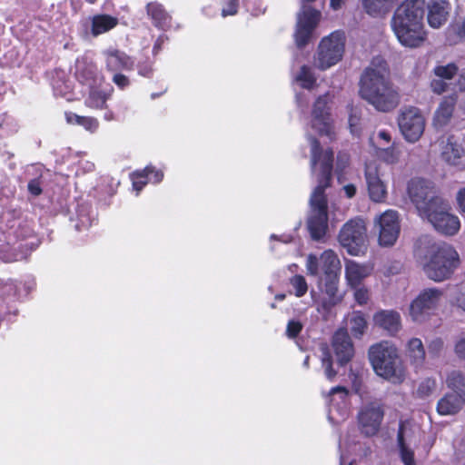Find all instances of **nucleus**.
Wrapping results in <instances>:
<instances>
[{
    "mask_svg": "<svg viewBox=\"0 0 465 465\" xmlns=\"http://www.w3.org/2000/svg\"><path fill=\"white\" fill-rule=\"evenodd\" d=\"M147 14L151 17L154 26L165 30L171 26V16L157 2L149 3L146 6Z\"/></svg>",
    "mask_w": 465,
    "mask_h": 465,
    "instance_id": "cd10ccee",
    "label": "nucleus"
},
{
    "mask_svg": "<svg viewBox=\"0 0 465 465\" xmlns=\"http://www.w3.org/2000/svg\"><path fill=\"white\" fill-rule=\"evenodd\" d=\"M359 85L361 97L379 112H391L400 104L399 90L391 82L388 64L382 57L372 59L361 74Z\"/></svg>",
    "mask_w": 465,
    "mask_h": 465,
    "instance_id": "f03ea898",
    "label": "nucleus"
},
{
    "mask_svg": "<svg viewBox=\"0 0 465 465\" xmlns=\"http://www.w3.org/2000/svg\"><path fill=\"white\" fill-rule=\"evenodd\" d=\"M238 0H225L224 6L222 9V15H233L237 13Z\"/></svg>",
    "mask_w": 465,
    "mask_h": 465,
    "instance_id": "de8ad7c7",
    "label": "nucleus"
},
{
    "mask_svg": "<svg viewBox=\"0 0 465 465\" xmlns=\"http://www.w3.org/2000/svg\"><path fill=\"white\" fill-rule=\"evenodd\" d=\"M339 242L351 255L363 252L367 245V229L362 219L348 221L341 229Z\"/></svg>",
    "mask_w": 465,
    "mask_h": 465,
    "instance_id": "9d476101",
    "label": "nucleus"
},
{
    "mask_svg": "<svg viewBox=\"0 0 465 465\" xmlns=\"http://www.w3.org/2000/svg\"><path fill=\"white\" fill-rule=\"evenodd\" d=\"M118 25V19L109 15H96L92 18V35L97 36L104 34Z\"/></svg>",
    "mask_w": 465,
    "mask_h": 465,
    "instance_id": "7c9ffc66",
    "label": "nucleus"
},
{
    "mask_svg": "<svg viewBox=\"0 0 465 465\" xmlns=\"http://www.w3.org/2000/svg\"><path fill=\"white\" fill-rule=\"evenodd\" d=\"M463 148L458 143L454 136H449L445 144L442 146V159L451 165H457L463 156Z\"/></svg>",
    "mask_w": 465,
    "mask_h": 465,
    "instance_id": "c85d7f7f",
    "label": "nucleus"
},
{
    "mask_svg": "<svg viewBox=\"0 0 465 465\" xmlns=\"http://www.w3.org/2000/svg\"><path fill=\"white\" fill-rule=\"evenodd\" d=\"M112 80L114 84L120 89H124L130 85L129 78L120 72L114 73Z\"/></svg>",
    "mask_w": 465,
    "mask_h": 465,
    "instance_id": "09e8293b",
    "label": "nucleus"
},
{
    "mask_svg": "<svg viewBox=\"0 0 465 465\" xmlns=\"http://www.w3.org/2000/svg\"><path fill=\"white\" fill-rule=\"evenodd\" d=\"M457 33H458V35L460 38L465 39V18L461 22L460 25L458 27V32Z\"/></svg>",
    "mask_w": 465,
    "mask_h": 465,
    "instance_id": "e2e57ef3",
    "label": "nucleus"
},
{
    "mask_svg": "<svg viewBox=\"0 0 465 465\" xmlns=\"http://www.w3.org/2000/svg\"><path fill=\"white\" fill-rule=\"evenodd\" d=\"M414 254L426 276L434 282L449 279L460 263L459 254L451 245L436 243L429 237L418 241Z\"/></svg>",
    "mask_w": 465,
    "mask_h": 465,
    "instance_id": "7ed1b4c3",
    "label": "nucleus"
},
{
    "mask_svg": "<svg viewBox=\"0 0 465 465\" xmlns=\"http://www.w3.org/2000/svg\"><path fill=\"white\" fill-rule=\"evenodd\" d=\"M307 273L317 276L322 272L325 276L341 272V262L332 250H325L320 256L310 253L306 259Z\"/></svg>",
    "mask_w": 465,
    "mask_h": 465,
    "instance_id": "2eb2a0df",
    "label": "nucleus"
},
{
    "mask_svg": "<svg viewBox=\"0 0 465 465\" xmlns=\"http://www.w3.org/2000/svg\"><path fill=\"white\" fill-rule=\"evenodd\" d=\"M373 322L391 335L397 333L401 327V315L395 311H380L374 314Z\"/></svg>",
    "mask_w": 465,
    "mask_h": 465,
    "instance_id": "b1692460",
    "label": "nucleus"
},
{
    "mask_svg": "<svg viewBox=\"0 0 465 465\" xmlns=\"http://www.w3.org/2000/svg\"><path fill=\"white\" fill-rule=\"evenodd\" d=\"M167 39V37L164 35H161L155 41L154 45H153V54L154 55H156L161 48H162V45L164 43V41Z\"/></svg>",
    "mask_w": 465,
    "mask_h": 465,
    "instance_id": "4d7b16f0",
    "label": "nucleus"
},
{
    "mask_svg": "<svg viewBox=\"0 0 465 465\" xmlns=\"http://www.w3.org/2000/svg\"><path fill=\"white\" fill-rule=\"evenodd\" d=\"M406 354L415 368H421L425 361L426 352L423 343L419 338H411L407 342Z\"/></svg>",
    "mask_w": 465,
    "mask_h": 465,
    "instance_id": "c756f323",
    "label": "nucleus"
},
{
    "mask_svg": "<svg viewBox=\"0 0 465 465\" xmlns=\"http://www.w3.org/2000/svg\"><path fill=\"white\" fill-rule=\"evenodd\" d=\"M330 409L328 418L332 423L344 420L349 415L348 391L343 386L332 388L330 392Z\"/></svg>",
    "mask_w": 465,
    "mask_h": 465,
    "instance_id": "a211bd4d",
    "label": "nucleus"
},
{
    "mask_svg": "<svg viewBox=\"0 0 465 465\" xmlns=\"http://www.w3.org/2000/svg\"><path fill=\"white\" fill-rule=\"evenodd\" d=\"M349 164V157L347 154H339L337 156V172L341 173Z\"/></svg>",
    "mask_w": 465,
    "mask_h": 465,
    "instance_id": "5fc2aeb1",
    "label": "nucleus"
},
{
    "mask_svg": "<svg viewBox=\"0 0 465 465\" xmlns=\"http://www.w3.org/2000/svg\"><path fill=\"white\" fill-rule=\"evenodd\" d=\"M75 74L78 80L89 88L99 87L104 80L97 67L84 60H77Z\"/></svg>",
    "mask_w": 465,
    "mask_h": 465,
    "instance_id": "412c9836",
    "label": "nucleus"
},
{
    "mask_svg": "<svg viewBox=\"0 0 465 465\" xmlns=\"http://www.w3.org/2000/svg\"><path fill=\"white\" fill-rule=\"evenodd\" d=\"M346 45L345 33L337 30L324 36L314 54V65L320 70H327L341 61Z\"/></svg>",
    "mask_w": 465,
    "mask_h": 465,
    "instance_id": "423d86ee",
    "label": "nucleus"
},
{
    "mask_svg": "<svg viewBox=\"0 0 465 465\" xmlns=\"http://www.w3.org/2000/svg\"><path fill=\"white\" fill-rule=\"evenodd\" d=\"M302 330V324L296 320H291L287 323L286 335L290 339L296 338Z\"/></svg>",
    "mask_w": 465,
    "mask_h": 465,
    "instance_id": "a18cd8bd",
    "label": "nucleus"
},
{
    "mask_svg": "<svg viewBox=\"0 0 465 465\" xmlns=\"http://www.w3.org/2000/svg\"><path fill=\"white\" fill-rule=\"evenodd\" d=\"M425 8V0H405L397 7L391 27L402 45L417 47L424 41Z\"/></svg>",
    "mask_w": 465,
    "mask_h": 465,
    "instance_id": "20e7f679",
    "label": "nucleus"
},
{
    "mask_svg": "<svg viewBox=\"0 0 465 465\" xmlns=\"http://www.w3.org/2000/svg\"><path fill=\"white\" fill-rule=\"evenodd\" d=\"M103 117L106 122L114 121L116 119L115 114L111 110H106Z\"/></svg>",
    "mask_w": 465,
    "mask_h": 465,
    "instance_id": "680f3d73",
    "label": "nucleus"
},
{
    "mask_svg": "<svg viewBox=\"0 0 465 465\" xmlns=\"http://www.w3.org/2000/svg\"><path fill=\"white\" fill-rule=\"evenodd\" d=\"M369 359L377 375L393 383L404 381V370L397 364V349L390 342L381 341L372 345L369 350Z\"/></svg>",
    "mask_w": 465,
    "mask_h": 465,
    "instance_id": "39448f33",
    "label": "nucleus"
},
{
    "mask_svg": "<svg viewBox=\"0 0 465 465\" xmlns=\"http://www.w3.org/2000/svg\"><path fill=\"white\" fill-rule=\"evenodd\" d=\"M105 68L112 73L121 71H132L134 67V60L124 51L110 47L103 51Z\"/></svg>",
    "mask_w": 465,
    "mask_h": 465,
    "instance_id": "aec40b11",
    "label": "nucleus"
},
{
    "mask_svg": "<svg viewBox=\"0 0 465 465\" xmlns=\"http://www.w3.org/2000/svg\"><path fill=\"white\" fill-rule=\"evenodd\" d=\"M454 352L458 358L465 360V331L457 336L454 343Z\"/></svg>",
    "mask_w": 465,
    "mask_h": 465,
    "instance_id": "c03bdc74",
    "label": "nucleus"
},
{
    "mask_svg": "<svg viewBox=\"0 0 465 465\" xmlns=\"http://www.w3.org/2000/svg\"><path fill=\"white\" fill-rule=\"evenodd\" d=\"M345 194L348 198H352L356 193V187L353 184H347L343 187Z\"/></svg>",
    "mask_w": 465,
    "mask_h": 465,
    "instance_id": "052dcab7",
    "label": "nucleus"
},
{
    "mask_svg": "<svg viewBox=\"0 0 465 465\" xmlns=\"http://www.w3.org/2000/svg\"><path fill=\"white\" fill-rule=\"evenodd\" d=\"M307 136L311 145V173L317 182L310 198L311 210L307 228L311 237L319 241L325 236L328 229V206L324 191L331 181L333 151L330 148L322 149L315 138L310 134Z\"/></svg>",
    "mask_w": 465,
    "mask_h": 465,
    "instance_id": "f257e3e1",
    "label": "nucleus"
},
{
    "mask_svg": "<svg viewBox=\"0 0 465 465\" xmlns=\"http://www.w3.org/2000/svg\"><path fill=\"white\" fill-rule=\"evenodd\" d=\"M264 11H265V8H261V7L259 6V7H257L256 9H253V10H252V14H253L254 15H259L260 14H263V13H264Z\"/></svg>",
    "mask_w": 465,
    "mask_h": 465,
    "instance_id": "774afa93",
    "label": "nucleus"
},
{
    "mask_svg": "<svg viewBox=\"0 0 465 465\" xmlns=\"http://www.w3.org/2000/svg\"><path fill=\"white\" fill-rule=\"evenodd\" d=\"M65 119L68 124L80 125L90 133H95L99 127L98 120L91 116H81L70 112L65 113Z\"/></svg>",
    "mask_w": 465,
    "mask_h": 465,
    "instance_id": "72a5a7b5",
    "label": "nucleus"
},
{
    "mask_svg": "<svg viewBox=\"0 0 465 465\" xmlns=\"http://www.w3.org/2000/svg\"><path fill=\"white\" fill-rule=\"evenodd\" d=\"M28 191L34 196H38L42 193V187L39 179H33L28 183Z\"/></svg>",
    "mask_w": 465,
    "mask_h": 465,
    "instance_id": "603ef678",
    "label": "nucleus"
},
{
    "mask_svg": "<svg viewBox=\"0 0 465 465\" xmlns=\"http://www.w3.org/2000/svg\"><path fill=\"white\" fill-rule=\"evenodd\" d=\"M436 389V381L433 378L422 380L417 389L419 397L425 398L430 396Z\"/></svg>",
    "mask_w": 465,
    "mask_h": 465,
    "instance_id": "a19ab883",
    "label": "nucleus"
},
{
    "mask_svg": "<svg viewBox=\"0 0 465 465\" xmlns=\"http://www.w3.org/2000/svg\"><path fill=\"white\" fill-rule=\"evenodd\" d=\"M379 243L381 246H391L400 233L398 213L395 211L384 212L378 220Z\"/></svg>",
    "mask_w": 465,
    "mask_h": 465,
    "instance_id": "dca6fc26",
    "label": "nucleus"
},
{
    "mask_svg": "<svg viewBox=\"0 0 465 465\" xmlns=\"http://www.w3.org/2000/svg\"><path fill=\"white\" fill-rule=\"evenodd\" d=\"M377 155L381 161L389 164L397 163L400 160V151L393 144L387 148L379 149Z\"/></svg>",
    "mask_w": 465,
    "mask_h": 465,
    "instance_id": "4c0bfd02",
    "label": "nucleus"
},
{
    "mask_svg": "<svg viewBox=\"0 0 465 465\" xmlns=\"http://www.w3.org/2000/svg\"><path fill=\"white\" fill-rule=\"evenodd\" d=\"M331 346L341 366L347 364L354 355L352 341L345 329H339L333 334Z\"/></svg>",
    "mask_w": 465,
    "mask_h": 465,
    "instance_id": "6ab92c4d",
    "label": "nucleus"
},
{
    "mask_svg": "<svg viewBox=\"0 0 465 465\" xmlns=\"http://www.w3.org/2000/svg\"><path fill=\"white\" fill-rule=\"evenodd\" d=\"M408 193L420 217L432 206L436 200L442 198L437 193L431 182L421 178H414L409 182Z\"/></svg>",
    "mask_w": 465,
    "mask_h": 465,
    "instance_id": "9b49d317",
    "label": "nucleus"
},
{
    "mask_svg": "<svg viewBox=\"0 0 465 465\" xmlns=\"http://www.w3.org/2000/svg\"><path fill=\"white\" fill-rule=\"evenodd\" d=\"M428 23L433 28L440 27L447 21L450 4L446 0H430L428 5Z\"/></svg>",
    "mask_w": 465,
    "mask_h": 465,
    "instance_id": "4be33fe9",
    "label": "nucleus"
},
{
    "mask_svg": "<svg viewBox=\"0 0 465 465\" xmlns=\"http://www.w3.org/2000/svg\"><path fill=\"white\" fill-rule=\"evenodd\" d=\"M290 283L297 297H302L308 291V284L302 275H294L291 278Z\"/></svg>",
    "mask_w": 465,
    "mask_h": 465,
    "instance_id": "ea45409f",
    "label": "nucleus"
},
{
    "mask_svg": "<svg viewBox=\"0 0 465 465\" xmlns=\"http://www.w3.org/2000/svg\"><path fill=\"white\" fill-rule=\"evenodd\" d=\"M435 76L444 79L450 80L457 73V67L453 64H449L446 65H438L434 69Z\"/></svg>",
    "mask_w": 465,
    "mask_h": 465,
    "instance_id": "79ce46f5",
    "label": "nucleus"
},
{
    "mask_svg": "<svg viewBox=\"0 0 465 465\" xmlns=\"http://www.w3.org/2000/svg\"><path fill=\"white\" fill-rule=\"evenodd\" d=\"M330 101L329 93L320 95L316 99L312 111L311 128L320 136H327L330 140H332L335 134L328 106Z\"/></svg>",
    "mask_w": 465,
    "mask_h": 465,
    "instance_id": "ddd939ff",
    "label": "nucleus"
},
{
    "mask_svg": "<svg viewBox=\"0 0 465 465\" xmlns=\"http://www.w3.org/2000/svg\"><path fill=\"white\" fill-rule=\"evenodd\" d=\"M316 76L312 67L302 65L295 76V81L304 89L311 90L316 84Z\"/></svg>",
    "mask_w": 465,
    "mask_h": 465,
    "instance_id": "e433bc0d",
    "label": "nucleus"
},
{
    "mask_svg": "<svg viewBox=\"0 0 465 465\" xmlns=\"http://www.w3.org/2000/svg\"><path fill=\"white\" fill-rule=\"evenodd\" d=\"M339 275L340 272H336L324 277V293L328 298L322 302V306L326 310H330L342 300V295L338 292Z\"/></svg>",
    "mask_w": 465,
    "mask_h": 465,
    "instance_id": "393cba45",
    "label": "nucleus"
},
{
    "mask_svg": "<svg viewBox=\"0 0 465 465\" xmlns=\"http://www.w3.org/2000/svg\"><path fill=\"white\" fill-rule=\"evenodd\" d=\"M455 94L445 96L435 112L433 123L436 127L444 126L450 119L456 104Z\"/></svg>",
    "mask_w": 465,
    "mask_h": 465,
    "instance_id": "bb28decb",
    "label": "nucleus"
},
{
    "mask_svg": "<svg viewBox=\"0 0 465 465\" xmlns=\"http://www.w3.org/2000/svg\"><path fill=\"white\" fill-rule=\"evenodd\" d=\"M138 74L144 77H149L152 74V65L150 63H139L137 65Z\"/></svg>",
    "mask_w": 465,
    "mask_h": 465,
    "instance_id": "864d4df0",
    "label": "nucleus"
},
{
    "mask_svg": "<svg viewBox=\"0 0 465 465\" xmlns=\"http://www.w3.org/2000/svg\"><path fill=\"white\" fill-rule=\"evenodd\" d=\"M163 178V173L161 170H155L154 167L148 165L142 171L134 172L131 174L134 190L139 193L148 183H159Z\"/></svg>",
    "mask_w": 465,
    "mask_h": 465,
    "instance_id": "5701e85b",
    "label": "nucleus"
},
{
    "mask_svg": "<svg viewBox=\"0 0 465 465\" xmlns=\"http://www.w3.org/2000/svg\"><path fill=\"white\" fill-rule=\"evenodd\" d=\"M444 298L442 289L432 287L423 289L411 302L409 316L416 323L428 322L440 308Z\"/></svg>",
    "mask_w": 465,
    "mask_h": 465,
    "instance_id": "6e6552de",
    "label": "nucleus"
},
{
    "mask_svg": "<svg viewBox=\"0 0 465 465\" xmlns=\"http://www.w3.org/2000/svg\"><path fill=\"white\" fill-rule=\"evenodd\" d=\"M384 417L383 404L380 401L363 403L358 411V426L365 436H374L381 429Z\"/></svg>",
    "mask_w": 465,
    "mask_h": 465,
    "instance_id": "f8f14e48",
    "label": "nucleus"
},
{
    "mask_svg": "<svg viewBox=\"0 0 465 465\" xmlns=\"http://www.w3.org/2000/svg\"><path fill=\"white\" fill-rule=\"evenodd\" d=\"M398 125L404 138L410 143H415L424 132L425 120L418 108L409 107L401 112Z\"/></svg>",
    "mask_w": 465,
    "mask_h": 465,
    "instance_id": "4468645a",
    "label": "nucleus"
},
{
    "mask_svg": "<svg viewBox=\"0 0 465 465\" xmlns=\"http://www.w3.org/2000/svg\"><path fill=\"white\" fill-rule=\"evenodd\" d=\"M444 342L441 339L437 338L429 344V353L432 356H438L443 349Z\"/></svg>",
    "mask_w": 465,
    "mask_h": 465,
    "instance_id": "3c124183",
    "label": "nucleus"
},
{
    "mask_svg": "<svg viewBox=\"0 0 465 465\" xmlns=\"http://www.w3.org/2000/svg\"><path fill=\"white\" fill-rule=\"evenodd\" d=\"M348 321L352 336L356 339L361 338L368 328V322L363 313L359 311L352 312Z\"/></svg>",
    "mask_w": 465,
    "mask_h": 465,
    "instance_id": "473e14b6",
    "label": "nucleus"
},
{
    "mask_svg": "<svg viewBox=\"0 0 465 465\" xmlns=\"http://www.w3.org/2000/svg\"><path fill=\"white\" fill-rule=\"evenodd\" d=\"M364 178L370 199L377 203H384L387 199V186L381 179L378 165L375 163L365 164Z\"/></svg>",
    "mask_w": 465,
    "mask_h": 465,
    "instance_id": "f3484780",
    "label": "nucleus"
},
{
    "mask_svg": "<svg viewBox=\"0 0 465 465\" xmlns=\"http://www.w3.org/2000/svg\"><path fill=\"white\" fill-rule=\"evenodd\" d=\"M322 365L324 369L326 378L329 381H332L337 375V372L332 369L331 356L327 346L322 347Z\"/></svg>",
    "mask_w": 465,
    "mask_h": 465,
    "instance_id": "58836bf2",
    "label": "nucleus"
},
{
    "mask_svg": "<svg viewBox=\"0 0 465 465\" xmlns=\"http://www.w3.org/2000/svg\"><path fill=\"white\" fill-rule=\"evenodd\" d=\"M344 0H331V6L334 10H338L341 7Z\"/></svg>",
    "mask_w": 465,
    "mask_h": 465,
    "instance_id": "0e129e2a",
    "label": "nucleus"
},
{
    "mask_svg": "<svg viewBox=\"0 0 465 465\" xmlns=\"http://www.w3.org/2000/svg\"><path fill=\"white\" fill-rule=\"evenodd\" d=\"M352 383H353V389H354L355 392L359 393L361 382L356 375H354V377H353Z\"/></svg>",
    "mask_w": 465,
    "mask_h": 465,
    "instance_id": "69168bd1",
    "label": "nucleus"
},
{
    "mask_svg": "<svg viewBox=\"0 0 465 465\" xmlns=\"http://www.w3.org/2000/svg\"><path fill=\"white\" fill-rule=\"evenodd\" d=\"M370 274V268L367 265L360 264L352 260L345 262V277L348 284L356 288L361 281Z\"/></svg>",
    "mask_w": 465,
    "mask_h": 465,
    "instance_id": "a878e982",
    "label": "nucleus"
},
{
    "mask_svg": "<svg viewBox=\"0 0 465 465\" xmlns=\"http://www.w3.org/2000/svg\"><path fill=\"white\" fill-rule=\"evenodd\" d=\"M396 0H363L366 12L371 15H381L387 13Z\"/></svg>",
    "mask_w": 465,
    "mask_h": 465,
    "instance_id": "c9c22d12",
    "label": "nucleus"
},
{
    "mask_svg": "<svg viewBox=\"0 0 465 465\" xmlns=\"http://www.w3.org/2000/svg\"><path fill=\"white\" fill-rule=\"evenodd\" d=\"M447 80L436 77L432 80L430 86L434 93L440 94L447 90L448 84Z\"/></svg>",
    "mask_w": 465,
    "mask_h": 465,
    "instance_id": "8fccbe9b",
    "label": "nucleus"
},
{
    "mask_svg": "<svg viewBox=\"0 0 465 465\" xmlns=\"http://www.w3.org/2000/svg\"><path fill=\"white\" fill-rule=\"evenodd\" d=\"M457 202L460 211L465 213V187L458 192Z\"/></svg>",
    "mask_w": 465,
    "mask_h": 465,
    "instance_id": "6e6d98bb",
    "label": "nucleus"
},
{
    "mask_svg": "<svg viewBox=\"0 0 465 465\" xmlns=\"http://www.w3.org/2000/svg\"><path fill=\"white\" fill-rule=\"evenodd\" d=\"M405 425L401 423L397 434V441L401 459L404 465H415L414 452L405 442Z\"/></svg>",
    "mask_w": 465,
    "mask_h": 465,
    "instance_id": "2f4dec72",
    "label": "nucleus"
},
{
    "mask_svg": "<svg viewBox=\"0 0 465 465\" xmlns=\"http://www.w3.org/2000/svg\"><path fill=\"white\" fill-rule=\"evenodd\" d=\"M450 390L437 402V412L441 416L455 415L465 405V377L460 371H452L446 379Z\"/></svg>",
    "mask_w": 465,
    "mask_h": 465,
    "instance_id": "0eeeda50",
    "label": "nucleus"
},
{
    "mask_svg": "<svg viewBox=\"0 0 465 465\" xmlns=\"http://www.w3.org/2000/svg\"><path fill=\"white\" fill-rule=\"evenodd\" d=\"M354 299L359 305H365L369 301V292L366 288L356 287L354 288Z\"/></svg>",
    "mask_w": 465,
    "mask_h": 465,
    "instance_id": "49530a36",
    "label": "nucleus"
},
{
    "mask_svg": "<svg viewBox=\"0 0 465 465\" xmlns=\"http://www.w3.org/2000/svg\"><path fill=\"white\" fill-rule=\"evenodd\" d=\"M378 138L381 141H383L385 143H390L391 137L388 131L386 130H381L378 133Z\"/></svg>",
    "mask_w": 465,
    "mask_h": 465,
    "instance_id": "bf43d9fd",
    "label": "nucleus"
},
{
    "mask_svg": "<svg viewBox=\"0 0 465 465\" xmlns=\"http://www.w3.org/2000/svg\"><path fill=\"white\" fill-rule=\"evenodd\" d=\"M421 218L428 220L435 230L445 235H455L460 228L459 217L451 213V206L443 198L436 200Z\"/></svg>",
    "mask_w": 465,
    "mask_h": 465,
    "instance_id": "1a4fd4ad",
    "label": "nucleus"
},
{
    "mask_svg": "<svg viewBox=\"0 0 465 465\" xmlns=\"http://www.w3.org/2000/svg\"><path fill=\"white\" fill-rule=\"evenodd\" d=\"M109 97V93L101 91L98 87H93L90 88L89 95L85 100V104L92 109H107L106 102Z\"/></svg>",
    "mask_w": 465,
    "mask_h": 465,
    "instance_id": "f704fd0d",
    "label": "nucleus"
},
{
    "mask_svg": "<svg viewBox=\"0 0 465 465\" xmlns=\"http://www.w3.org/2000/svg\"><path fill=\"white\" fill-rule=\"evenodd\" d=\"M80 223H81V226L84 228H88L91 225L90 219L84 218L82 216H80Z\"/></svg>",
    "mask_w": 465,
    "mask_h": 465,
    "instance_id": "338daca9",
    "label": "nucleus"
},
{
    "mask_svg": "<svg viewBox=\"0 0 465 465\" xmlns=\"http://www.w3.org/2000/svg\"><path fill=\"white\" fill-rule=\"evenodd\" d=\"M360 121H361V114L360 113L355 110L351 109L350 115H349V126L351 133L353 135H359L360 134Z\"/></svg>",
    "mask_w": 465,
    "mask_h": 465,
    "instance_id": "37998d69",
    "label": "nucleus"
},
{
    "mask_svg": "<svg viewBox=\"0 0 465 465\" xmlns=\"http://www.w3.org/2000/svg\"><path fill=\"white\" fill-rule=\"evenodd\" d=\"M456 305L465 312V292H461L456 298Z\"/></svg>",
    "mask_w": 465,
    "mask_h": 465,
    "instance_id": "13d9d810",
    "label": "nucleus"
}]
</instances>
